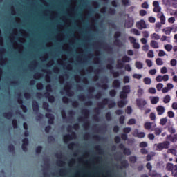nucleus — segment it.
I'll use <instances>...</instances> for the list:
<instances>
[{
	"mask_svg": "<svg viewBox=\"0 0 177 177\" xmlns=\"http://www.w3.org/2000/svg\"><path fill=\"white\" fill-rule=\"evenodd\" d=\"M102 18V15H100L98 17H93V19L95 21L94 27H95V32L92 35V32L91 31V24H90V30H89V46H92V38L94 40L93 45L95 47V55L97 57L95 58V64H100L102 63V60L100 59V52H102L101 47L103 46V41H102V37H97V35L100 34V30L99 29V22L101 23V25H103L104 21V19L99 20Z\"/></svg>",
	"mask_w": 177,
	"mask_h": 177,
	"instance_id": "f257e3e1",
	"label": "nucleus"
},
{
	"mask_svg": "<svg viewBox=\"0 0 177 177\" xmlns=\"http://www.w3.org/2000/svg\"><path fill=\"white\" fill-rule=\"evenodd\" d=\"M86 84H89V0H86Z\"/></svg>",
	"mask_w": 177,
	"mask_h": 177,
	"instance_id": "f03ea898",
	"label": "nucleus"
},
{
	"mask_svg": "<svg viewBox=\"0 0 177 177\" xmlns=\"http://www.w3.org/2000/svg\"><path fill=\"white\" fill-rule=\"evenodd\" d=\"M95 160L99 164V166H96L94 169V175L97 177H100V175L103 174V167L104 165H103V156H97L95 157Z\"/></svg>",
	"mask_w": 177,
	"mask_h": 177,
	"instance_id": "7ed1b4c3",
	"label": "nucleus"
},
{
	"mask_svg": "<svg viewBox=\"0 0 177 177\" xmlns=\"http://www.w3.org/2000/svg\"><path fill=\"white\" fill-rule=\"evenodd\" d=\"M86 177H89V131L86 133Z\"/></svg>",
	"mask_w": 177,
	"mask_h": 177,
	"instance_id": "20e7f679",
	"label": "nucleus"
},
{
	"mask_svg": "<svg viewBox=\"0 0 177 177\" xmlns=\"http://www.w3.org/2000/svg\"><path fill=\"white\" fill-rule=\"evenodd\" d=\"M109 102H110V99L104 98L102 102L97 103L98 107L94 109V111L97 113V115H100V113H102L100 109H104L109 104Z\"/></svg>",
	"mask_w": 177,
	"mask_h": 177,
	"instance_id": "39448f33",
	"label": "nucleus"
},
{
	"mask_svg": "<svg viewBox=\"0 0 177 177\" xmlns=\"http://www.w3.org/2000/svg\"><path fill=\"white\" fill-rule=\"evenodd\" d=\"M93 5L94 6V8H92V6H89V18L91 19L92 17V15H95L96 12H99V9H100V2H99L97 0L95 1H93Z\"/></svg>",
	"mask_w": 177,
	"mask_h": 177,
	"instance_id": "423d86ee",
	"label": "nucleus"
},
{
	"mask_svg": "<svg viewBox=\"0 0 177 177\" xmlns=\"http://www.w3.org/2000/svg\"><path fill=\"white\" fill-rule=\"evenodd\" d=\"M89 73H93L95 75H94V81L97 82L100 78V73H102V69L97 68H93L89 66Z\"/></svg>",
	"mask_w": 177,
	"mask_h": 177,
	"instance_id": "0eeeda50",
	"label": "nucleus"
},
{
	"mask_svg": "<svg viewBox=\"0 0 177 177\" xmlns=\"http://www.w3.org/2000/svg\"><path fill=\"white\" fill-rule=\"evenodd\" d=\"M170 145L169 141H164L163 142L158 143L156 146V150L158 151H162L164 149H169Z\"/></svg>",
	"mask_w": 177,
	"mask_h": 177,
	"instance_id": "6e6552de",
	"label": "nucleus"
},
{
	"mask_svg": "<svg viewBox=\"0 0 177 177\" xmlns=\"http://www.w3.org/2000/svg\"><path fill=\"white\" fill-rule=\"evenodd\" d=\"M136 102V104H137L138 109H140V110H145V106H146V104H147V101H146V100H145L143 98H137Z\"/></svg>",
	"mask_w": 177,
	"mask_h": 177,
	"instance_id": "1a4fd4ad",
	"label": "nucleus"
},
{
	"mask_svg": "<svg viewBox=\"0 0 177 177\" xmlns=\"http://www.w3.org/2000/svg\"><path fill=\"white\" fill-rule=\"evenodd\" d=\"M77 138V133L75 132H72L71 134H66L63 136V140L64 143H67L71 139H75Z\"/></svg>",
	"mask_w": 177,
	"mask_h": 177,
	"instance_id": "9d476101",
	"label": "nucleus"
},
{
	"mask_svg": "<svg viewBox=\"0 0 177 177\" xmlns=\"http://www.w3.org/2000/svg\"><path fill=\"white\" fill-rule=\"evenodd\" d=\"M64 90L68 96L71 97L74 95V91H71V84L70 82L66 84Z\"/></svg>",
	"mask_w": 177,
	"mask_h": 177,
	"instance_id": "9b49d317",
	"label": "nucleus"
},
{
	"mask_svg": "<svg viewBox=\"0 0 177 177\" xmlns=\"http://www.w3.org/2000/svg\"><path fill=\"white\" fill-rule=\"evenodd\" d=\"M134 23H135V21L133 20V18L129 17L126 19V21L124 22V26L127 28H131L133 27Z\"/></svg>",
	"mask_w": 177,
	"mask_h": 177,
	"instance_id": "f8f14e48",
	"label": "nucleus"
},
{
	"mask_svg": "<svg viewBox=\"0 0 177 177\" xmlns=\"http://www.w3.org/2000/svg\"><path fill=\"white\" fill-rule=\"evenodd\" d=\"M82 113H84V114H86V131H89V109L87 108L86 109H83Z\"/></svg>",
	"mask_w": 177,
	"mask_h": 177,
	"instance_id": "ddd939ff",
	"label": "nucleus"
},
{
	"mask_svg": "<svg viewBox=\"0 0 177 177\" xmlns=\"http://www.w3.org/2000/svg\"><path fill=\"white\" fill-rule=\"evenodd\" d=\"M136 27L138 30H143L145 28H147V25H146L145 20L141 19L136 23Z\"/></svg>",
	"mask_w": 177,
	"mask_h": 177,
	"instance_id": "4468645a",
	"label": "nucleus"
},
{
	"mask_svg": "<svg viewBox=\"0 0 177 177\" xmlns=\"http://www.w3.org/2000/svg\"><path fill=\"white\" fill-rule=\"evenodd\" d=\"M120 37H121V32L120 31H117L115 32L114 34V38H115V45H117V46H120V44H121V40L118 38H120Z\"/></svg>",
	"mask_w": 177,
	"mask_h": 177,
	"instance_id": "2eb2a0df",
	"label": "nucleus"
},
{
	"mask_svg": "<svg viewBox=\"0 0 177 177\" xmlns=\"http://www.w3.org/2000/svg\"><path fill=\"white\" fill-rule=\"evenodd\" d=\"M32 107L35 114H38V113H39V104H38V102L33 100L32 102Z\"/></svg>",
	"mask_w": 177,
	"mask_h": 177,
	"instance_id": "dca6fc26",
	"label": "nucleus"
},
{
	"mask_svg": "<svg viewBox=\"0 0 177 177\" xmlns=\"http://www.w3.org/2000/svg\"><path fill=\"white\" fill-rule=\"evenodd\" d=\"M153 6H154L153 12L155 13H161V7H160V3L158 1H154Z\"/></svg>",
	"mask_w": 177,
	"mask_h": 177,
	"instance_id": "f3484780",
	"label": "nucleus"
},
{
	"mask_svg": "<svg viewBox=\"0 0 177 177\" xmlns=\"http://www.w3.org/2000/svg\"><path fill=\"white\" fill-rule=\"evenodd\" d=\"M44 96L46 99L48 100V102L50 103H54L55 102V96L53 95H50V93L49 92H46L44 93Z\"/></svg>",
	"mask_w": 177,
	"mask_h": 177,
	"instance_id": "a211bd4d",
	"label": "nucleus"
},
{
	"mask_svg": "<svg viewBox=\"0 0 177 177\" xmlns=\"http://www.w3.org/2000/svg\"><path fill=\"white\" fill-rule=\"evenodd\" d=\"M94 149L100 156H103V154H104V149H102V146H100V145H95Z\"/></svg>",
	"mask_w": 177,
	"mask_h": 177,
	"instance_id": "6ab92c4d",
	"label": "nucleus"
},
{
	"mask_svg": "<svg viewBox=\"0 0 177 177\" xmlns=\"http://www.w3.org/2000/svg\"><path fill=\"white\" fill-rule=\"evenodd\" d=\"M112 86L115 89H119V88H121V82H120V80L115 79L112 83Z\"/></svg>",
	"mask_w": 177,
	"mask_h": 177,
	"instance_id": "aec40b11",
	"label": "nucleus"
},
{
	"mask_svg": "<svg viewBox=\"0 0 177 177\" xmlns=\"http://www.w3.org/2000/svg\"><path fill=\"white\" fill-rule=\"evenodd\" d=\"M156 111L158 113V115H162V114L165 113V107L162 106H158L156 107Z\"/></svg>",
	"mask_w": 177,
	"mask_h": 177,
	"instance_id": "412c9836",
	"label": "nucleus"
},
{
	"mask_svg": "<svg viewBox=\"0 0 177 177\" xmlns=\"http://www.w3.org/2000/svg\"><path fill=\"white\" fill-rule=\"evenodd\" d=\"M128 104V101L127 100H121L118 102V106L120 109H122L123 107H125L127 104Z\"/></svg>",
	"mask_w": 177,
	"mask_h": 177,
	"instance_id": "4be33fe9",
	"label": "nucleus"
},
{
	"mask_svg": "<svg viewBox=\"0 0 177 177\" xmlns=\"http://www.w3.org/2000/svg\"><path fill=\"white\" fill-rule=\"evenodd\" d=\"M3 117H4V118H6V120H10V118L13 117V112L9 111V112L3 113Z\"/></svg>",
	"mask_w": 177,
	"mask_h": 177,
	"instance_id": "5701e85b",
	"label": "nucleus"
},
{
	"mask_svg": "<svg viewBox=\"0 0 177 177\" xmlns=\"http://www.w3.org/2000/svg\"><path fill=\"white\" fill-rule=\"evenodd\" d=\"M158 17L160 19L161 24H165V16H164V13L160 12L158 14Z\"/></svg>",
	"mask_w": 177,
	"mask_h": 177,
	"instance_id": "b1692460",
	"label": "nucleus"
},
{
	"mask_svg": "<svg viewBox=\"0 0 177 177\" xmlns=\"http://www.w3.org/2000/svg\"><path fill=\"white\" fill-rule=\"evenodd\" d=\"M150 46H151V48H153L154 49H158L160 48V46L158 45V42L154 40L151 41Z\"/></svg>",
	"mask_w": 177,
	"mask_h": 177,
	"instance_id": "393cba45",
	"label": "nucleus"
},
{
	"mask_svg": "<svg viewBox=\"0 0 177 177\" xmlns=\"http://www.w3.org/2000/svg\"><path fill=\"white\" fill-rule=\"evenodd\" d=\"M122 91L127 93V95L131 93V86L129 85H126L123 86L122 88Z\"/></svg>",
	"mask_w": 177,
	"mask_h": 177,
	"instance_id": "a878e982",
	"label": "nucleus"
},
{
	"mask_svg": "<svg viewBox=\"0 0 177 177\" xmlns=\"http://www.w3.org/2000/svg\"><path fill=\"white\" fill-rule=\"evenodd\" d=\"M163 32L166 34V35H170L171 32H172V28L171 27H167L162 29Z\"/></svg>",
	"mask_w": 177,
	"mask_h": 177,
	"instance_id": "bb28decb",
	"label": "nucleus"
},
{
	"mask_svg": "<svg viewBox=\"0 0 177 177\" xmlns=\"http://www.w3.org/2000/svg\"><path fill=\"white\" fill-rule=\"evenodd\" d=\"M151 104H157L158 102H160V97H151Z\"/></svg>",
	"mask_w": 177,
	"mask_h": 177,
	"instance_id": "cd10ccee",
	"label": "nucleus"
},
{
	"mask_svg": "<svg viewBox=\"0 0 177 177\" xmlns=\"http://www.w3.org/2000/svg\"><path fill=\"white\" fill-rule=\"evenodd\" d=\"M132 60L130 57H128V55H124L122 57V63H129Z\"/></svg>",
	"mask_w": 177,
	"mask_h": 177,
	"instance_id": "c85d7f7f",
	"label": "nucleus"
},
{
	"mask_svg": "<svg viewBox=\"0 0 177 177\" xmlns=\"http://www.w3.org/2000/svg\"><path fill=\"white\" fill-rule=\"evenodd\" d=\"M43 109L48 113L52 111V109H49V104L48 102H43Z\"/></svg>",
	"mask_w": 177,
	"mask_h": 177,
	"instance_id": "c756f323",
	"label": "nucleus"
},
{
	"mask_svg": "<svg viewBox=\"0 0 177 177\" xmlns=\"http://www.w3.org/2000/svg\"><path fill=\"white\" fill-rule=\"evenodd\" d=\"M153 131H154L155 135H156V136H158L161 135V132H162V129L160 127H156L153 129Z\"/></svg>",
	"mask_w": 177,
	"mask_h": 177,
	"instance_id": "7c9ffc66",
	"label": "nucleus"
},
{
	"mask_svg": "<svg viewBox=\"0 0 177 177\" xmlns=\"http://www.w3.org/2000/svg\"><path fill=\"white\" fill-rule=\"evenodd\" d=\"M135 66L138 70H142L143 68V63L139 61L136 62Z\"/></svg>",
	"mask_w": 177,
	"mask_h": 177,
	"instance_id": "2f4dec72",
	"label": "nucleus"
},
{
	"mask_svg": "<svg viewBox=\"0 0 177 177\" xmlns=\"http://www.w3.org/2000/svg\"><path fill=\"white\" fill-rule=\"evenodd\" d=\"M171 102V95H167L163 98V103L168 104Z\"/></svg>",
	"mask_w": 177,
	"mask_h": 177,
	"instance_id": "473e14b6",
	"label": "nucleus"
},
{
	"mask_svg": "<svg viewBox=\"0 0 177 177\" xmlns=\"http://www.w3.org/2000/svg\"><path fill=\"white\" fill-rule=\"evenodd\" d=\"M134 136H137V138H139L140 139H142L146 136V133L145 132H140L137 134L133 133Z\"/></svg>",
	"mask_w": 177,
	"mask_h": 177,
	"instance_id": "72a5a7b5",
	"label": "nucleus"
},
{
	"mask_svg": "<svg viewBox=\"0 0 177 177\" xmlns=\"http://www.w3.org/2000/svg\"><path fill=\"white\" fill-rule=\"evenodd\" d=\"M78 146V145L75 142H71L68 145V149H69V150H73L74 149V147H77Z\"/></svg>",
	"mask_w": 177,
	"mask_h": 177,
	"instance_id": "f704fd0d",
	"label": "nucleus"
},
{
	"mask_svg": "<svg viewBox=\"0 0 177 177\" xmlns=\"http://www.w3.org/2000/svg\"><path fill=\"white\" fill-rule=\"evenodd\" d=\"M129 160L131 164H135L138 161V158L135 156H131L129 157Z\"/></svg>",
	"mask_w": 177,
	"mask_h": 177,
	"instance_id": "c9c22d12",
	"label": "nucleus"
},
{
	"mask_svg": "<svg viewBox=\"0 0 177 177\" xmlns=\"http://www.w3.org/2000/svg\"><path fill=\"white\" fill-rule=\"evenodd\" d=\"M167 171H170L171 172H174V164L172 163H167L166 167Z\"/></svg>",
	"mask_w": 177,
	"mask_h": 177,
	"instance_id": "e433bc0d",
	"label": "nucleus"
},
{
	"mask_svg": "<svg viewBox=\"0 0 177 177\" xmlns=\"http://www.w3.org/2000/svg\"><path fill=\"white\" fill-rule=\"evenodd\" d=\"M68 115H69L68 120H73L74 115H75V111H74L73 110H70L68 111Z\"/></svg>",
	"mask_w": 177,
	"mask_h": 177,
	"instance_id": "4c0bfd02",
	"label": "nucleus"
},
{
	"mask_svg": "<svg viewBox=\"0 0 177 177\" xmlns=\"http://www.w3.org/2000/svg\"><path fill=\"white\" fill-rule=\"evenodd\" d=\"M149 176L154 177V176H158L160 175V174L157 173L156 170H151V171L149 172Z\"/></svg>",
	"mask_w": 177,
	"mask_h": 177,
	"instance_id": "58836bf2",
	"label": "nucleus"
},
{
	"mask_svg": "<svg viewBox=\"0 0 177 177\" xmlns=\"http://www.w3.org/2000/svg\"><path fill=\"white\" fill-rule=\"evenodd\" d=\"M169 138H170V140L173 142L175 143L176 142H177V134H174V136H172V135H170L169 136Z\"/></svg>",
	"mask_w": 177,
	"mask_h": 177,
	"instance_id": "ea45409f",
	"label": "nucleus"
},
{
	"mask_svg": "<svg viewBox=\"0 0 177 177\" xmlns=\"http://www.w3.org/2000/svg\"><path fill=\"white\" fill-rule=\"evenodd\" d=\"M8 149L10 153H15V145L13 144H10L8 146Z\"/></svg>",
	"mask_w": 177,
	"mask_h": 177,
	"instance_id": "a19ab883",
	"label": "nucleus"
},
{
	"mask_svg": "<svg viewBox=\"0 0 177 177\" xmlns=\"http://www.w3.org/2000/svg\"><path fill=\"white\" fill-rule=\"evenodd\" d=\"M123 153L125 156H131V154H132V152L131 151V149L129 148H125L123 150Z\"/></svg>",
	"mask_w": 177,
	"mask_h": 177,
	"instance_id": "79ce46f5",
	"label": "nucleus"
},
{
	"mask_svg": "<svg viewBox=\"0 0 177 177\" xmlns=\"http://www.w3.org/2000/svg\"><path fill=\"white\" fill-rule=\"evenodd\" d=\"M151 124H153V123H151L150 122H145V125H144L145 129H147L148 131H149V129H151Z\"/></svg>",
	"mask_w": 177,
	"mask_h": 177,
	"instance_id": "37998d69",
	"label": "nucleus"
},
{
	"mask_svg": "<svg viewBox=\"0 0 177 177\" xmlns=\"http://www.w3.org/2000/svg\"><path fill=\"white\" fill-rule=\"evenodd\" d=\"M108 13L109 15H111V16H114V15H115V13H117V11L115 10V8H113L111 7V8H109Z\"/></svg>",
	"mask_w": 177,
	"mask_h": 177,
	"instance_id": "c03bdc74",
	"label": "nucleus"
},
{
	"mask_svg": "<svg viewBox=\"0 0 177 177\" xmlns=\"http://www.w3.org/2000/svg\"><path fill=\"white\" fill-rule=\"evenodd\" d=\"M116 95L117 91L115 89H112L109 91V96H111V97H115Z\"/></svg>",
	"mask_w": 177,
	"mask_h": 177,
	"instance_id": "a18cd8bd",
	"label": "nucleus"
},
{
	"mask_svg": "<svg viewBox=\"0 0 177 177\" xmlns=\"http://www.w3.org/2000/svg\"><path fill=\"white\" fill-rule=\"evenodd\" d=\"M120 99H127L128 97V94L127 93H124L123 91H121L120 93Z\"/></svg>",
	"mask_w": 177,
	"mask_h": 177,
	"instance_id": "49530a36",
	"label": "nucleus"
},
{
	"mask_svg": "<svg viewBox=\"0 0 177 177\" xmlns=\"http://www.w3.org/2000/svg\"><path fill=\"white\" fill-rule=\"evenodd\" d=\"M12 124L15 129H16L19 127V124H17V120H16V119L12 120Z\"/></svg>",
	"mask_w": 177,
	"mask_h": 177,
	"instance_id": "de8ad7c7",
	"label": "nucleus"
},
{
	"mask_svg": "<svg viewBox=\"0 0 177 177\" xmlns=\"http://www.w3.org/2000/svg\"><path fill=\"white\" fill-rule=\"evenodd\" d=\"M151 38L152 39H156V41H158V39H160V36L157 33H153L151 35Z\"/></svg>",
	"mask_w": 177,
	"mask_h": 177,
	"instance_id": "09e8293b",
	"label": "nucleus"
},
{
	"mask_svg": "<svg viewBox=\"0 0 177 177\" xmlns=\"http://www.w3.org/2000/svg\"><path fill=\"white\" fill-rule=\"evenodd\" d=\"M94 139L95 140H97V142H100V140H103V137L99 134H95L94 135Z\"/></svg>",
	"mask_w": 177,
	"mask_h": 177,
	"instance_id": "8fccbe9b",
	"label": "nucleus"
},
{
	"mask_svg": "<svg viewBox=\"0 0 177 177\" xmlns=\"http://www.w3.org/2000/svg\"><path fill=\"white\" fill-rule=\"evenodd\" d=\"M131 32L134 34V35H140V32H139V30L136 28L131 29Z\"/></svg>",
	"mask_w": 177,
	"mask_h": 177,
	"instance_id": "3c124183",
	"label": "nucleus"
},
{
	"mask_svg": "<svg viewBox=\"0 0 177 177\" xmlns=\"http://www.w3.org/2000/svg\"><path fill=\"white\" fill-rule=\"evenodd\" d=\"M167 122L168 120L167 119V118H161L160 120V124L164 126L165 125V124H167Z\"/></svg>",
	"mask_w": 177,
	"mask_h": 177,
	"instance_id": "603ef678",
	"label": "nucleus"
},
{
	"mask_svg": "<svg viewBox=\"0 0 177 177\" xmlns=\"http://www.w3.org/2000/svg\"><path fill=\"white\" fill-rule=\"evenodd\" d=\"M122 3L124 6H131V1L129 0H122Z\"/></svg>",
	"mask_w": 177,
	"mask_h": 177,
	"instance_id": "864d4df0",
	"label": "nucleus"
},
{
	"mask_svg": "<svg viewBox=\"0 0 177 177\" xmlns=\"http://www.w3.org/2000/svg\"><path fill=\"white\" fill-rule=\"evenodd\" d=\"M93 98L96 99L97 100H100V99H102V93L98 92L97 94L93 95Z\"/></svg>",
	"mask_w": 177,
	"mask_h": 177,
	"instance_id": "5fc2aeb1",
	"label": "nucleus"
},
{
	"mask_svg": "<svg viewBox=\"0 0 177 177\" xmlns=\"http://www.w3.org/2000/svg\"><path fill=\"white\" fill-rule=\"evenodd\" d=\"M18 96H19L17 99L18 104H20L21 106L24 103L23 98H21V93L18 94Z\"/></svg>",
	"mask_w": 177,
	"mask_h": 177,
	"instance_id": "6e6d98bb",
	"label": "nucleus"
},
{
	"mask_svg": "<svg viewBox=\"0 0 177 177\" xmlns=\"http://www.w3.org/2000/svg\"><path fill=\"white\" fill-rule=\"evenodd\" d=\"M131 81V79L129 78V76H124V78H123V82L124 84H129Z\"/></svg>",
	"mask_w": 177,
	"mask_h": 177,
	"instance_id": "4d7b16f0",
	"label": "nucleus"
},
{
	"mask_svg": "<svg viewBox=\"0 0 177 177\" xmlns=\"http://www.w3.org/2000/svg\"><path fill=\"white\" fill-rule=\"evenodd\" d=\"M61 115H62V120H67V115L66 113L65 110L61 111Z\"/></svg>",
	"mask_w": 177,
	"mask_h": 177,
	"instance_id": "13d9d810",
	"label": "nucleus"
},
{
	"mask_svg": "<svg viewBox=\"0 0 177 177\" xmlns=\"http://www.w3.org/2000/svg\"><path fill=\"white\" fill-rule=\"evenodd\" d=\"M121 164H122V166L123 167V168H128V167H129L128 160H123V161H122Z\"/></svg>",
	"mask_w": 177,
	"mask_h": 177,
	"instance_id": "bf43d9fd",
	"label": "nucleus"
},
{
	"mask_svg": "<svg viewBox=\"0 0 177 177\" xmlns=\"http://www.w3.org/2000/svg\"><path fill=\"white\" fill-rule=\"evenodd\" d=\"M172 45L171 44H166L165 46V49H166V50H167V52H171L172 50Z\"/></svg>",
	"mask_w": 177,
	"mask_h": 177,
	"instance_id": "052dcab7",
	"label": "nucleus"
},
{
	"mask_svg": "<svg viewBox=\"0 0 177 177\" xmlns=\"http://www.w3.org/2000/svg\"><path fill=\"white\" fill-rule=\"evenodd\" d=\"M144 82L146 85H150L151 84V79L149 77L144 78Z\"/></svg>",
	"mask_w": 177,
	"mask_h": 177,
	"instance_id": "680f3d73",
	"label": "nucleus"
},
{
	"mask_svg": "<svg viewBox=\"0 0 177 177\" xmlns=\"http://www.w3.org/2000/svg\"><path fill=\"white\" fill-rule=\"evenodd\" d=\"M106 120L108 121H111L112 117H111V113L107 112L105 115Z\"/></svg>",
	"mask_w": 177,
	"mask_h": 177,
	"instance_id": "e2e57ef3",
	"label": "nucleus"
},
{
	"mask_svg": "<svg viewBox=\"0 0 177 177\" xmlns=\"http://www.w3.org/2000/svg\"><path fill=\"white\" fill-rule=\"evenodd\" d=\"M156 63L157 66H162V64H164V62H162V59L161 58L156 59Z\"/></svg>",
	"mask_w": 177,
	"mask_h": 177,
	"instance_id": "0e129e2a",
	"label": "nucleus"
},
{
	"mask_svg": "<svg viewBox=\"0 0 177 177\" xmlns=\"http://www.w3.org/2000/svg\"><path fill=\"white\" fill-rule=\"evenodd\" d=\"M77 97L80 102H84V100H85V95L84 94H79Z\"/></svg>",
	"mask_w": 177,
	"mask_h": 177,
	"instance_id": "69168bd1",
	"label": "nucleus"
},
{
	"mask_svg": "<svg viewBox=\"0 0 177 177\" xmlns=\"http://www.w3.org/2000/svg\"><path fill=\"white\" fill-rule=\"evenodd\" d=\"M131 131H132V129L131 127H124L123 129V132L124 133H129L131 132Z\"/></svg>",
	"mask_w": 177,
	"mask_h": 177,
	"instance_id": "338daca9",
	"label": "nucleus"
},
{
	"mask_svg": "<svg viewBox=\"0 0 177 177\" xmlns=\"http://www.w3.org/2000/svg\"><path fill=\"white\" fill-rule=\"evenodd\" d=\"M116 68H118V70H121L124 68V62H120L119 64H117Z\"/></svg>",
	"mask_w": 177,
	"mask_h": 177,
	"instance_id": "774afa93",
	"label": "nucleus"
}]
</instances>
